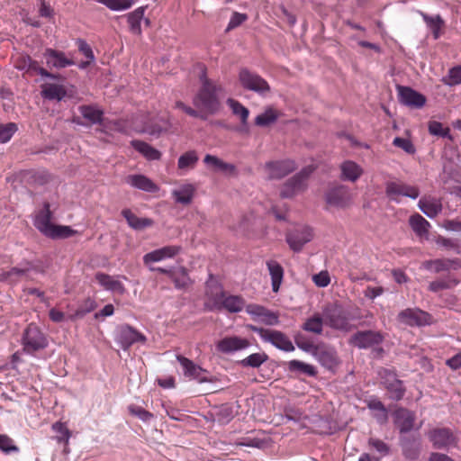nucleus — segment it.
I'll list each match as a JSON object with an SVG mask.
<instances>
[{
    "mask_svg": "<svg viewBox=\"0 0 461 461\" xmlns=\"http://www.w3.org/2000/svg\"><path fill=\"white\" fill-rule=\"evenodd\" d=\"M201 86L193 98V104L206 114H215L221 107V99L226 92L224 87L207 77L205 71L199 77Z\"/></svg>",
    "mask_w": 461,
    "mask_h": 461,
    "instance_id": "nucleus-1",
    "label": "nucleus"
},
{
    "mask_svg": "<svg viewBox=\"0 0 461 461\" xmlns=\"http://www.w3.org/2000/svg\"><path fill=\"white\" fill-rule=\"evenodd\" d=\"M325 325L332 330L348 332L351 330L350 321L359 319L358 315L351 313L341 304L329 303L322 309Z\"/></svg>",
    "mask_w": 461,
    "mask_h": 461,
    "instance_id": "nucleus-2",
    "label": "nucleus"
},
{
    "mask_svg": "<svg viewBox=\"0 0 461 461\" xmlns=\"http://www.w3.org/2000/svg\"><path fill=\"white\" fill-rule=\"evenodd\" d=\"M49 345L46 335L34 323H30L22 336L23 352L34 356L36 352L45 349Z\"/></svg>",
    "mask_w": 461,
    "mask_h": 461,
    "instance_id": "nucleus-3",
    "label": "nucleus"
},
{
    "mask_svg": "<svg viewBox=\"0 0 461 461\" xmlns=\"http://www.w3.org/2000/svg\"><path fill=\"white\" fill-rule=\"evenodd\" d=\"M217 292L214 295L207 292V295L212 300V309H225L229 312H240L242 311L245 301L240 295H226L220 286L216 287Z\"/></svg>",
    "mask_w": 461,
    "mask_h": 461,
    "instance_id": "nucleus-4",
    "label": "nucleus"
},
{
    "mask_svg": "<svg viewBox=\"0 0 461 461\" xmlns=\"http://www.w3.org/2000/svg\"><path fill=\"white\" fill-rule=\"evenodd\" d=\"M314 171V167L308 166L288 179L282 186L280 195L283 198H292L303 192L306 187V180Z\"/></svg>",
    "mask_w": 461,
    "mask_h": 461,
    "instance_id": "nucleus-5",
    "label": "nucleus"
},
{
    "mask_svg": "<svg viewBox=\"0 0 461 461\" xmlns=\"http://www.w3.org/2000/svg\"><path fill=\"white\" fill-rule=\"evenodd\" d=\"M329 206L338 209H345L353 203V194L349 188L344 185H336L330 187L324 195Z\"/></svg>",
    "mask_w": 461,
    "mask_h": 461,
    "instance_id": "nucleus-6",
    "label": "nucleus"
},
{
    "mask_svg": "<svg viewBox=\"0 0 461 461\" xmlns=\"http://www.w3.org/2000/svg\"><path fill=\"white\" fill-rule=\"evenodd\" d=\"M239 80L244 89L255 92L259 95H266L271 89L269 84L262 77L248 68L240 69Z\"/></svg>",
    "mask_w": 461,
    "mask_h": 461,
    "instance_id": "nucleus-7",
    "label": "nucleus"
},
{
    "mask_svg": "<svg viewBox=\"0 0 461 461\" xmlns=\"http://www.w3.org/2000/svg\"><path fill=\"white\" fill-rule=\"evenodd\" d=\"M381 379L384 387L386 389L389 398L393 401H400L403 398L406 389L403 382L398 379L396 374L388 369L381 372Z\"/></svg>",
    "mask_w": 461,
    "mask_h": 461,
    "instance_id": "nucleus-8",
    "label": "nucleus"
},
{
    "mask_svg": "<svg viewBox=\"0 0 461 461\" xmlns=\"http://www.w3.org/2000/svg\"><path fill=\"white\" fill-rule=\"evenodd\" d=\"M322 366L331 369L339 364L336 349L325 343L319 342L311 354Z\"/></svg>",
    "mask_w": 461,
    "mask_h": 461,
    "instance_id": "nucleus-9",
    "label": "nucleus"
},
{
    "mask_svg": "<svg viewBox=\"0 0 461 461\" xmlns=\"http://www.w3.org/2000/svg\"><path fill=\"white\" fill-rule=\"evenodd\" d=\"M398 321L409 326H425L430 323V315L418 308H408L398 313Z\"/></svg>",
    "mask_w": 461,
    "mask_h": 461,
    "instance_id": "nucleus-10",
    "label": "nucleus"
},
{
    "mask_svg": "<svg viewBox=\"0 0 461 461\" xmlns=\"http://www.w3.org/2000/svg\"><path fill=\"white\" fill-rule=\"evenodd\" d=\"M312 239V230L307 226L298 227L286 234V242L294 252L301 251L303 246Z\"/></svg>",
    "mask_w": 461,
    "mask_h": 461,
    "instance_id": "nucleus-11",
    "label": "nucleus"
},
{
    "mask_svg": "<svg viewBox=\"0 0 461 461\" xmlns=\"http://www.w3.org/2000/svg\"><path fill=\"white\" fill-rule=\"evenodd\" d=\"M398 100L406 106L421 108L426 103V97L411 87L397 86Z\"/></svg>",
    "mask_w": 461,
    "mask_h": 461,
    "instance_id": "nucleus-12",
    "label": "nucleus"
},
{
    "mask_svg": "<svg viewBox=\"0 0 461 461\" xmlns=\"http://www.w3.org/2000/svg\"><path fill=\"white\" fill-rule=\"evenodd\" d=\"M265 167L270 179H281L296 169V164L292 159L270 161Z\"/></svg>",
    "mask_w": 461,
    "mask_h": 461,
    "instance_id": "nucleus-13",
    "label": "nucleus"
},
{
    "mask_svg": "<svg viewBox=\"0 0 461 461\" xmlns=\"http://www.w3.org/2000/svg\"><path fill=\"white\" fill-rule=\"evenodd\" d=\"M146 337L130 325L121 326L118 330L117 342L122 348L127 350L131 345L137 342L145 343Z\"/></svg>",
    "mask_w": 461,
    "mask_h": 461,
    "instance_id": "nucleus-14",
    "label": "nucleus"
},
{
    "mask_svg": "<svg viewBox=\"0 0 461 461\" xmlns=\"http://www.w3.org/2000/svg\"><path fill=\"white\" fill-rule=\"evenodd\" d=\"M385 194L391 199H395L397 196L402 195L415 200L419 197L420 191L416 186L401 182H387L385 185Z\"/></svg>",
    "mask_w": 461,
    "mask_h": 461,
    "instance_id": "nucleus-15",
    "label": "nucleus"
},
{
    "mask_svg": "<svg viewBox=\"0 0 461 461\" xmlns=\"http://www.w3.org/2000/svg\"><path fill=\"white\" fill-rule=\"evenodd\" d=\"M176 359L183 367L185 376L194 379L198 383H206L209 381L206 376L207 371L205 369L184 356L177 355Z\"/></svg>",
    "mask_w": 461,
    "mask_h": 461,
    "instance_id": "nucleus-16",
    "label": "nucleus"
},
{
    "mask_svg": "<svg viewBox=\"0 0 461 461\" xmlns=\"http://www.w3.org/2000/svg\"><path fill=\"white\" fill-rule=\"evenodd\" d=\"M246 312L265 325L276 326L280 322L278 313L258 304H249L246 308Z\"/></svg>",
    "mask_w": 461,
    "mask_h": 461,
    "instance_id": "nucleus-17",
    "label": "nucleus"
},
{
    "mask_svg": "<svg viewBox=\"0 0 461 461\" xmlns=\"http://www.w3.org/2000/svg\"><path fill=\"white\" fill-rule=\"evenodd\" d=\"M380 333L374 330L357 331L351 339L350 343L358 348H368L382 342Z\"/></svg>",
    "mask_w": 461,
    "mask_h": 461,
    "instance_id": "nucleus-18",
    "label": "nucleus"
},
{
    "mask_svg": "<svg viewBox=\"0 0 461 461\" xmlns=\"http://www.w3.org/2000/svg\"><path fill=\"white\" fill-rule=\"evenodd\" d=\"M250 346L247 339H242L237 336L225 337L219 340L216 344V348L219 352L223 354H230L236 351L243 350Z\"/></svg>",
    "mask_w": 461,
    "mask_h": 461,
    "instance_id": "nucleus-19",
    "label": "nucleus"
},
{
    "mask_svg": "<svg viewBox=\"0 0 461 461\" xmlns=\"http://www.w3.org/2000/svg\"><path fill=\"white\" fill-rule=\"evenodd\" d=\"M32 269L30 262L22 263L18 267H12L8 271L0 274V281L14 285L28 277L29 272Z\"/></svg>",
    "mask_w": 461,
    "mask_h": 461,
    "instance_id": "nucleus-20",
    "label": "nucleus"
},
{
    "mask_svg": "<svg viewBox=\"0 0 461 461\" xmlns=\"http://www.w3.org/2000/svg\"><path fill=\"white\" fill-rule=\"evenodd\" d=\"M393 420L395 426L401 433H407L413 429L415 421L414 412L405 409L398 408L393 411Z\"/></svg>",
    "mask_w": 461,
    "mask_h": 461,
    "instance_id": "nucleus-21",
    "label": "nucleus"
},
{
    "mask_svg": "<svg viewBox=\"0 0 461 461\" xmlns=\"http://www.w3.org/2000/svg\"><path fill=\"white\" fill-rule=\"evenodd\" d=\"M264 342H268L285 352H293L295 348L289 338L284 332L276 330H269Z\"/></svg>",
    "mask_w": 461,
    "mask_h": 461,
    "instance_id": "nucleus-22",
    "label": "nucleus"
},
{
    "mask_svg": "<svg viewBox=\"0 0 461 461\" xmlns=\"http://www.w3.org/2000/svg\"><path fill=\"white\" fill-rule=\"evenodd\" d=\"M43 57L50 68H63L74 64V61L67 58L64 52L50 48L45 50Z\"/></svg>",
    "mask_w": 461,
    "mask_h": 461,
    "instance_id": "nucleus-23",
    "label": "nucleus"
},
{
    "mask_svg": "<svg viewBox=\"0 0 461 461\" xmlns=\"http://www.w3.org/2000/svg\"><path fill=\"white\" fill-rule=\"evenodd\" d=\"M52 212L48 202L43 203L42 209L38 212L34 219L35 228L43 235L47 236L54 224L51 223Z\"/></svg>",
    "mask_w": 461,
    "mask_h": 461,
    "instance_id": "nucleus-24",
    "label": "nucleus"
},
{
    "mask_svg": "<svg viewBox=\"0 0 461 461\" xmlns=\"http://www.w3.org/2000/svg\"><path fill=\"white\" fill-rule=\"evenodd\" d=\"M429 437L433 446L437 448H444L455 442V437L449 429H434L429 431Z\"/></svg>",
    "mask_w": 461,
    "mask_h": 461,
    "instance_id": "nucleus-25",
    "label": "nucleus"
},
{
    "mask_svg": "<svg viewBox=\"0 0 461 461\" xmlns=\"http://www.w3.org/2000/svg\"><path fill=\"white\" fill-rule=\"evenodd\" d=\"M41 88V96L50 101L60 102L66 97L70 96L63 85L47 83L42 85Z\"/></svg>",
    "mask_w": 461,
    "mask_h": 461,
    "instance_id": "nucleus-26",
    "label": "nucleus"
},
{
    "mask_svg": "<svg viewBox=\"0 0 461 461\" xmlns=\"http://www.w3.org/2000/svg\"><path fill=\"white\" fill-rule=\"evenodd\" d=\"M227 104L231 109L232 113L238 116L240 120V126L238 128V131L242 133H248V119L249 116V109L245 107L241 103L232 98L227 99Z\"/></svg>",
    "mask_w": 461,
    "mask_h": 461,
    "instance_id": "nucleus-27",
    "label": "nucleus"
},
{
    "mask_svg": "<svg viewBox=\"0 0 461 461\" xmlns=\"http://www.w3.org/2000/svg\"><path fill=\"white\" fill-rule=\"evenodd\" d=\"M203 163L212 170L221 172L225 175L232 176L237 174L235 165L227 163L216 156L207 154L203 158Z\"/></svg>",
    "mask_w": 461,
    "mask_h": 461,
    "instance_id": "nucleus-28",
    "label": "nucleus"
},
{
    "mask_svg": "<svg viewBox=\"0 0 461 461\" xmlns=\"http://www.w3.org/2000/svg\"><path fill=\"white\" fill-rule=\"evenodd\" d=\"M340 179L356 182L363 174V168L352 160H346L340 165Z\"/></svg>",
    "mask_w": 461,
    "mask_h": 461,
    "instance_id": "nucleus-29",
    "label": "nucleus"
},
{
    "mask_svg": "<svg viewBox=\"0 0 461 461\" xmlns=\"http://www.w3.org/2000/svg\"><path fill=\"white\" fill-rule=\"evenodd\" d=\"M126 182L131 186L149 193H155L158 190V185L144 175H130Z\"/></svg>",
    "mask_w": 461,
    "mask_h": 461,
    "instance_id": "nucleus-30",
    "label": "nucleus"
},
{
    "mask_svg": "<svg viewBox=\"0 0 461 461\" xmlns=\"http://www.w3.org/2000/svg\"><path fill=\"white\" fill-rule=\"evenodd\" d=\"M95 280L105 290L118 293L120 294H122L125 292L123 284L107 274L102 272L96 273Z\"/></svg>",
    "mask_w": 461,
    "mask_h": 461,
    "instance_id": "nucleus-31",
    "label": "nucleus"
},
{
    "mask_svg": "<svg viewBox=\"0 0 461 461\" xmlns=\"http://www.w3.org/2000/svg\"><path fill=\"white\" fill-rule=\"evenodd\" d=\"M324 325L325 321L322 312H315L304 321L301 326V329L309 333L321 335L323 332Z\"/></svg>",
    "mask_w": 461,
    "mask_h": 461,
    "instance_id": "nucleus-32",
    "label": "nucleus"
},
{
    "mask_svg": "<svg viewBox=\"0 0 461 461\" xmlns=\"http://www.w3.org/2000/svg\"><path fill=\"white\" fill-rule=\"evenodd\" d=\"M267 267L271 277L272 291L274 293H277L283 282L284 268L277 261L275 260L267 261Z\"/></svg>",
    "mask_w": 461,
    "mask_h": 461,
    "instance_id": "nucleus-33",
    "label": "nucleus"
},
{
    "mask_svg": "<svg viewBox=\"0 0 461 461\" xmlns=\"http://www.w3.org/2000/svg\"><path fill=\"white\" fill-rule=\"evenodd\" d=\"M131 145L148 160H159L161 158V152L145 141L133 140Z\"/></svg>",
    "mask_w": 461,
    "mask_h": 461,
    "instance_id": "nucleus-34",
    "label": "nucleus"
},
{
    "mask_svg": "<svg viewBox=\"0 0 461 461\" xmlns=\"http://www.w3.org/2000/svg\"><path fill=\"white\" fill-rule=\"evenodd\" d=\"M195 188L192 184H185L172 191V196L178 203L187 205L192 203Z\"/></svg>",
    "mask_w": 461,
    "mask_h": 461,
    "instance_id": "nucleus-35",
    "label": "nucleus"
},
{
    "mask_svg": "<svg viewBox=\"0 0 461 461\" xmlns=\"http://www.w3.org/2000/svg\"><path fill=\"white\" fill-rule=\"evenodd\" d=\"M122 215L125 218L129 226L136 230H143L153 224V221L151 219L139 218L130 209H123L122 211Z\"/></svg>",
    "mask_w": 461,
    "mask_h": 461,
    "instance_id": "nucleus-36",
    "label": "nucleus"
},
{
    "mask_svg": "<svg viewBox=\"0 0 461 461\" xmlns=\"http://www.w3.org/2000/svg\"><path fill=\"white\" fill-rule=\"evenodd\" d=\"M419 14L422 17L427 27L431 31L433 38L435 40L438 39L441 34V29L445 25V22L442 17L439 14L430 16L422 11H420Z\"/></svg>",
    "mask_w": 461,
    "mask_h": 461,
    "instance_id": "nucleus-37",
    "label": "nucleus"
},
{
    "mask_svg": "<svg viewBox=\"0 0 461 461\" xmlns=\"http://www.w3.org/2000/svg\"><path fill=\"white\" fill-rule=\"evenodd\" d=\"M409 223L417 236L420 238L428 237L430 223L421 215L418 213L411 215Z\"/></svg>",
    "mask_w": 461,
    "mask_h": 461,
    "instance_id": "nucleus-38",
    "label": "nucleus"
},
{
    "mask_svg": "<svg viewBox=\"0 0 461 461\" xmlns=\"http://www.w3.org/2000/svg\"><path fill=\"white\" fill-rule=\"evenodd\" d=\"M146 7L140 6L135 9L133 12L127 14V21L129 23L130 31L136 35L141 34L140 23L143 19Z\"/></svg>",
    "mask_w": 461,
    "mask_h": 461,
    "instance_id": "nucleus-39",
    "label": "nucleus"
},
{
    "mask_svg": "<svg viewBox=\"0 0 461 461\" xmlns=\"http://www.w3.org/2000/svg\"><path fill=\"white\" fill-rule=\"evenodd\" d=\"M419 208L428 217L434 218L442 211V204L437 199H420Z\"/></svg>",
    "mask_w": 461,
    "mask_h": 461,
    "instance_id": "nucleus-40",
    "label": "nucleus"
},
{
    "mask_svg": "<svg viewBox=\"0 0 461 461\" xmlns=\"http://www.w3.org/2000/svg\"><path fill=\"white\" fill-rule=\"evenodd\" d=\"M288 370L292 373L304 374L312 377L317 375L315 366L296 359L288 362Z\"/></svg>",
    "mask_w": 461,
    "mask_h": 461,
    "instance_id": "nucleus-41",
    "label": "nucleus"
},
{
    "mask_svg": "<svg viewBox=\"0 0 461 461\" xmlns=\"http://www.w3.org/2000/svg\"><path fill=\"white\" fill-rule=\"evenodd\" d=\"M458 283V279L454 276H447L444 278L430 282L429 285V290L433 293H438L442 290L451 289L456 286Z\"/></svg>",
    "mask_w": 461,
    "mask_h": 461,
    "instance_id": "nucleus-42",
    "label": "nucleus"
},
{
    "mask_svg": "<svg viewBox=\"0 0 461 461\" xmlns=\"http://www.w3.org/2000/svg\"><path fill=\"white\" fill-rule=\"evenodd\" d=\"M79 112L91 124L100 123L103 120V112L92 105H81Z\"/></svg>",
    "mask_w": 461,
    "mask_h": 461,
    "instance_id": "nucleus-43",
    "label": "nucleus"
},
{
    "mask_svg": "<svg viewBox=\"0 0 461 461\" xmlns=\"http://www.w3.org/2000/svg\"><path fill=\"white\" fill-rule=\"evenodd\" d=\"M268 360V356L265 352L253 353L240 361L243 367L258 368Z\"/></svg>",
    "mask_w": 461,
    "mask_h": 461,
    "instance_id": "nucleus-44",
    "label": "nucleus"
},
{
    "mask_svg": "<svg viewBox=\"0 0 461 461\" xmlns=\"http://www.w3.org/2000/svg\"><path fill=\"white\" fill-rule=\"evenodd\" d=\"M171 280L177 289H184L191 284V279L185 267H180L177 271H174L171 275Z\"/></svg>",
    "mask_w": 461,
    "mask_h": 461,
    "instance_id": "nucleus-45",
    "label": "nucleus"
},
{
    "mask_svg": "<svg viewBox=\"0 0 461 461\" xmlns=\"http://www.w3.org/2000/svg\"><path fill=\"white\" fill-rule=\"evenodd\" d=\"M421 267L436 274L448 271L447 258L425 260L422 262Z\"/></svg>",
    "mask_w": 461,
    "mask_h": 461,
    "instance_id": "nucleus-46",
    "label": "nucleus"
},
{
    "mask_svg": "<svg viewBox=\"0 0 461 461\" xmlns=\"http://www.w3.org/2000/svg\"><path fill=\"white\" fill-rule=\"evenodd\" d=\"M367 407L372 411H378L377 413L375 414V418L377 420L378 422L384 423L387 421V410L381 401L377 399H372L367 402Z\"/></svg>",
    "mask_w": 461,
    "mask_h": 461,
    "instance_id": "nucleus-47",
    "label": "nucleus"
},
{
    "mask_svg": "<svg viewBox=\"0 0 461 461\" xmlns=\"http://www.w3.org/2000/svg\"><path fill=\"white\" fill-rule=\"evenodd\" d=\"M278 116L272 108L267 109L264 113L255 118V124L260 127H267L276 122Z\"/></svg>",
    "mask_w": 461,
    "mask_h": 461,
    "instance_id": "nucleus-48",
    "label": "nucleus"
},
{
    "mask_svg": "<svg viewBox=\"0 0 461 461\" xmlns=\"http://www.w3.org/2000/svg\"><path fill=\"white\" fill-rule=\"evenodd\" d=\"M198 161V156L194 150H190L181 155L177 161L179 169H187L194 167Z\"/></svg>",
    "mask_w": 461,
    "mask_h": 461,
    "instance_id": "nucleus-49",
    "label": "nucleus"
},
{
    "mask_svg": "<svg viewBox=\"0 0 461 461\" xmlns=\"http://www.w3.org/2000/svg\"><path fill=\"white\" fill-rule=\"evenodd\" d=\"M403 456L410 460L417 459L420 456V444L416 441L406 440L402 444Z\"/></svg>",
    "mask_w": 461,
    "mask_h": 461,
    "instance_id": "nucleus-50",
    "label": "nucleus"
},
{
    "mask_svg": "<svg viewBox=\"0 0 461 461\" xmlns=\"http://www.w3.org/2000/svg\"><path fill=\"white\" fill-rule=\"evenodd\" d=\"M170 128L168 120L161 119L159 122H152L146 126L145 131L152 136H159L161 133L166 132Z\"/></svg>",
    "mask_w": 461,
    "mask_h": 461,
    "instance_id": "nucleus-51",
    "label": "nucleus"
},
{
    "mask_svg": "<svg viewBox=\"0 0 461 461\" xmlns=\"http://www.w3.org/2000/svg\"><path fill=\"white\" fill-rule=\"evenodd\" d=\"M97 2L112 11H122L131 7L135 0H97Z\"/></svg>",
    "mask_w": 461,
    "mask_h": 461,
    "instance_id": "nucleus-52",
    "label": "nucleus"
},
{
    "mask_svg": "<svg viewBox=\"0 0 461 461\" xmlns=\"http://www.w3.org/2000/svg\"><path fill=\"white\" fill-rule=\"evenodd\" d=\"M294 343L298 348L301 350L312 354L313 349L316 347V344L313 343L311 339H307L303 334L297 333L294 337Z\"/></svg>",
    "mask_w": 461,
    "mask_h": 461,
    "instance_id": "nucleus-53",
    "label": "nucleus"
},
{
    "mask_svg": "<svg viewBox=\"0 0 461 461\" xmlns=\"http://www.w3.org/2000/svg\"><path fill=\"white\" fill-rule=\"evenodd\" d=\"M215 420L221 424H226L230 422L233 415L232 408L228 405H221L215 411Z\"/></svg>",
    "mask_w": 461,
    "mask_h": 461,
    "instance_id": "nucleus-54",
    "label": "nucleus"
},
{
    "mask_svg": "<svg viewBox=\"0 0 461 461\" xmlns=\"http://www.w3.org/2000/svg\"><path fill=\"white\" fill-rule=\"evenodd\" d=\"M74 230L68 226L53 225L46 237L51 239L68 238L72 236Z\"/></svg>",
    "mask_w": 461,
    "mask_h": 461,
    "instance_id": "nucleus-55",
    "label": "nucleus"
},
{
    "mask_svg": "<svg viewBox=\"0 0 461 461\" xmlns=\"http://www.w3.org/2000/svg\"><path fill=\"white\" fill-rule=\"evenodd\" d=\"M52 429L58 433L56 439L58 442H64L66 444L68 443L71 433L67 426L62 422H55L52 425Z\"/></svg>",
    "mask_w": 461,
    "mask_h": 461,
    "instance_id": "nucleus-56",
    "label": "nucleus"
},
{
    "mask_svg": "<svg viewBox=\"0 0 461 461\" xmlns=\"http://www.w3.org/2000/svg\"><path fill=\"white\" fill-rule=\"evenodd\" d=\"M17 130V124L14 122L0 124V142L5 143L9 141Z\"/></svg>",
    "mask_w": 461,
    "mask_h": 461,
    "instance_id": "nucleus-57",
    "label": "nucleus"
},
{
    "mask_svg": "<svg viewBox=\"0 0 461 461\" xmlns=\"http://www.w3.org/2000/svg\"><path fill=\"white\" fill-rule=\"evenodd\" d=\"M429 132L434 136H439L444 138L451 139L450 130L448 128H443L441 122L432 121L429 122Z\"/></svg>",
    "mask_w": 461,
    "mask_h": 461,
    "instance_id": "nucleus-58",
    "label": "nucleus"
},
{
    "mask_svg": "<svg viewBox=\"0 0 461 461\" xmlns=\"http://www.w3.org/2000/svg\"><path fill=\"white\" fill-rule=\"evenodd\" d=\"M0 450L5 454H11L19 452V447L10 437L0 434Z\"/></svg>",
    "mask_w": 461,
    "mask_h": 461,
    "instance_id": "nucleus-59",
    "label": "nucleus"
},
{
    "mask_svg": "<svg viewBox=\"0 0 461 461\" xmlns=\"http://www.w3.org/2000/svg\"><path fill=\"white\" fill-rule=\"evenodd\" d=\"M443 83L447 86H456L461 84V66L452 68L448 71L447 77L443 78Z\"/></svg>",
    "mask_w": 461,
    "mask_h": 461,
    "instance_id": "nucleus-60",
    "label": "nucleus"
},
{
    "mask_svg": "<svg viewBox=\"0 0 461 461\" xmlns=\"http://www.w3.org/2000/svg\"><path fill=\"white\" fill-rule=\"evenodd\" d=\"M131 414L138 417L140 420L147 422L153 418V414L140 406L131 404L128 407Z\"/></svg>",
    "mask_w": 461,
    "mask_h": 461,
    "instance_id": "nucleus-61",
    "label": "nucleus"
},
{
    "mask_svg": "<svg viewBox=\"0 0 461 461\" xmlns=\"http://www.w3.org/2000/svg\"><path fill=\"white\" fill-rule=\"evenodd\" d=\"M161 259L172 258L182 251V247L179 245H169L158 249Z\"/></svg>",
    "mask_w": 461,
    "mask_h": 461,
    "instance_id": "nucleus-62",
    "label": "nucleus"
},
{
    "mask_svg": "<svg viewBox=\"0 0 461 461\" xmlns=\"http://www.w3.org/2000/svg\"><path fill=\"white\" fill-rule=\"evenodd\" d=\"M95 307H96V304L94 301L87 300V301H86L84 305L78 307L76 310L75 313L70 318H71V320L82 319L86 314H87L90 312H92L93 310H95Z\"/></svg>",
    "mask_w": 461,
    "mask_h": 461,
    "instance_id": "nucleus-63",
    "label": "nucleus"
},
{
    "mask_svg": "<svg viewBox=\"0 0 461 461\" xmlns=\"http://www.w3.org/2000/svg\"><path fill=\"white\" fill-rule=\"evenodd\" d=\"M393 144L395 147H398V148L403 149L408 154H414L415 151H416L413 144L408 139H404V138H401V137H396V138L393 139Z\"/></svg>",
    "mask_w": 461,
    "mask_h": 461,
    "instance_id": "nucleus-64",
    "label": "nucleus"
}]
</instances>
